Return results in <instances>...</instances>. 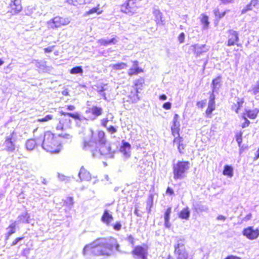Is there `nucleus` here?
<instances>
[{
    "label": "nucleus",
    "instance_id": "nucleus-37",
    "mask_svg": "<svg viewBox=\"0 0 259 259\" xmlns=\"http://www.w3.org/2000/svg\"><path fill=\"white\" fill-rule=\"evenodd\" d=\"M61 114L62 115H68L69 117H71L76 120H80V115L78 113H69V112H61Z\"/></svg>",
    "mask_w": 259,
    "mask_h": 259
},
{
    "label": "nucleus",
    "instance_id": "nucleus-6",
    "mask_svg": "<svg viewBox=\"0 0 259 259\" xmlns=\"http://www.w3.org/2000/svg\"><path fill=\"white\" fill-rule=\"evenodd\" d=\"M259 109L257 108L245 110L241 116V118L244 120V121L241 124V127L242 128H244L249 126L250 122L247 117L251 119H254L257 117Z\"/></svg>",
    "mask_w": 259,
    "mask_h": 259
},
{
    "label": "nucleus",
    "instance_id": "nucleus-47",
    "mask_svg": "<svg viewBox=\"0 0 259 259\" xmlns=\"http://www.w3.org/2000/svg\"><path fill=\"white\" fill-rule=\"evenodd\" d=\"M149 200L147 201V206L149 207V211H150L151 210V208L152 207L153 205V197L152 195L149 196Z\"/></svg>",
    "mask_w": 259,
    "mask_h": 259
},
{
    "label": "nucleus",
    "instance_id": "nucleus-10",
    "mask_svg": "<svg viewBox=\"0 0 259 259\" xmlns=\"http://www.w3.org/2000/svg\"><path fill=\"white\" fill-rule=\"evenodd\" d=\"M132 254L138 257H140L141 259H147V246L145 245V247L137 245L136 246L132 251Z\"/></svg>",
    "mask_w": 259,
    "mask_h": 259
},
{
    "label": "nucleus",
    "instance_id": "nucleus-50",
    "mask_svg": "<svg viewBox=\"0 0 259 259\" xmlns=\"http://www.w3.org/2000/svg\"><path fill=\"white\" fill-rule=\"evenodd\" d=\"M107 131L110 134H112L116 132L117 130L116 128L113 125H110L107 128Z\"/></svg>",
    "mask_w": 259,
    "mask_h": 259
},
{
    "label": "nucleus",
    "instance_id": "nucleus-15",
    "mask_svg": "<svg viewBox=\"0 0 259 259\" xmlns=\"http://www.w3.org/2000/svg\"><path fill=\"white\" fill-rule=\"evenodd\" d=\"M103 113V109L100 106L97 105L93 106L91 108H88L85 111L86 114H90L93 116V119L102 115Z\"/></svg>",
    "mask_w": 259,
    "mask_h": 259
},
{
    "label": "nucleus",
    "instance_id": "nucleus-36",
    "mask_svg": "<svg viewBox=\"0 0 259 259\" xmlns=\"http://www.w3.org/2000/svg\"><path fill=\"white\" fill-rule=\"evenodd\" d=\"M70 73L72 74H82L83 73V69L80 66H76L70 70Z\"/></svg>",
    "mask_w": 259,
    "mask_h": 259
},
{
    "label": "nucleus",
    "instance_id": "nucleus-28",
    "mask_svg": "<svg viewBox=\"0 0 259 259\" xmlns=\"http://www.w3.org/2000/svg\"><path fill=\"white\" fill-rule=\"evenodd\" d=\"M190 211L188 207H186L182 209L179 212L178 216L180 218L187 220L190 217Z\"/></svg>",
    "mask_w": 259,
    "mask_h": 259
},
{
    "label": "nucleus",
    "instance_id": "nucleus-32",
    "mask_svg": "<svg viewBox=\"0 0 259 259\" xmlns=\"http://www.w3.org/2000/svg\"><path fill=\"white\" fill-rule=\"evenodd\" d=\"M223 174L224 176H228L229 178L232 177L233 176V167L231 165H225L223 171Z\"/></svg>",
    "mask_w": 259,
    "mask_h": 259
},
{
    "label": "nucleus",
    "instance_id": "nucleus-30",
    "mask_svg": "<svg viewBox=\"0 0 259 259\" xmlns=\"http://www.w3.org/2000/svg\"><path fill=\"white\" fill-rule=\"evenodd\" d=\"M145 84V79L143 77H140L136 79L134 83V86L135 87V90L139 91V90H142Z\"/></svg>",
    "mask_w": 259,
    "mask_h": 259
},
{
    "label": "nucleus",
    "instance_id": "nucleus-34",
    "mask_svg": "<svg viewBox=\"0 0 259 259\" xmlns=\"http://www.w3.org/2000/svg\"><path fill=\"white\" fill-rule=\"evenodd\" d=\"M127 67V64L124 62H120L112 64L111 68L114 70H118L124 69Z\"/></svg>",
    "mask_w": 259,
    "mask_h": 259
},
{
    "label": "nucleus",
    "instance_id": "nucleus-40",
    "mask_svg": "<svg viewBox=\"0 0 259 259\" xmlns=\"http://www.w3.org/2000/svg\"><path fill=\"white\" fill-rule=\"evenodd\" d=\"M174 137H175L173 142L174 143H176L178 145L182 143L183 139L182 137L180 136V132H178V134L172 135Z\"/></svg>",
    "mask_w": 259,
    "mask_h": 259
},
{
    "label": "nucleus",
    "instance_id": "nucleus-27",
    "mask_svg": "<svg viewBox=\"0 0 259 259\" xmlns=\"http://www.w3.org/2000/svg\"><path fill=\"white\" fill-rule=\"evenodd\" d=\"M100 4H98L96 7L92 8L89 11L85 12L84 16H87L94 13H96L97 15L102 14L103 12V10L100 9Z\"/></svg>",
    "mask_w": 259,
    "mask_h": 259
},
{
    "label": "nucleus",
    "instance_id": "nucleus-52",
    "mask_svg": "<svg viewBox=\"0 0 259 259\" xmlns=\"http://www.w3.org/2000/svg\"><path fill=\"white\" fill-rule=\"evenodd\" d=\"M118 41L117 37L115 36L111 39L108 40L109 45L116 44Z\"/></svg>",
    "mask_w": 259,
    "mask_h": 259
},
{
    "label": "nucleus",
    "instance_id": "nucleus-12",
    "mask_svg": "<svg viewBox=\"0 0 259 259\" xmlns=\"http://www.w3.org/2000/svg\"><path fill=\"white\" fill-rule=\"evenodd\" d=\"M190 50L196 57L208 51V49L207 48L206 45H199L198 44L191 45L190 47Z\"/></svg>",
    "mask_w": 259,
    "mask_h": 259
},
{
    "label": "nucleus",
    "instance_id": "nucleus-7",
    "mask_svg": "<svg viewBox=\"0 0 259 259\" xmlns=\"http://www.w3.org/2000/svg\"><path fill=\"white\" fill-rule=\"evenodd\" d=\"M227 41L226 45L227 47L237 46L241 47L242 45L239 42L238 32L233 29H229L227 31Z\"/></svg>",
    "mask_w": 259,
    "mask_h": 259
},
{
    "label": "nucleus",
    "instance_id": "nucleus-2",
    "mask_svg": "<svg viewBox=\"0 0 259 259\" xmlns=\"http://www.w3.org/2000/svg\"><path fill=\"white\" fill-rule=\"evenodd\" d=\"M69 134L56 135L51 131H47L44 133L42 146L46 151L51 153H58L62 148V142L60 138L68 139Z\"/></svg>",
    "mask_w": 259,
    "mask_h": 259
},
{
    "label": "nucleus",
    "instance_id": "nucleus-3",
    "mask_svg": "<svg viewBox=\"0 0 259 259\" xmlns=\"http://www.w3.org/2000/svg\"><path fill=\"white\" fill-rule=\"evenodd\" d=\"M190 166V162L188 161H178L172 167L174 179L176 180L184 179Z\"/></svg>",
    "mask_w": 259,
    "mask_h": 259
},
{
    "label": "nucleus",
    "instance_id": "nucleus-25",
    "mask_svg": "<svg viewBox=\"0 0 259 259\" xmlns=\"http://www.w3.org/2000/svg\"><path fill=\"white\" fill-rule=\"evenodd\" d=\"M171 212V208L170 207H168L165 210L164 214V226L167 228H169L171 226V224L169 222L170 219V215Z\"/></svg>",
    "mask_w": 259,
    "mask_h": 259
},
{
    "label": "nucleus",
    "instance_id": "nucleus-43",
    "mask_svg": "<svg viewBox=\"0 0 259 259\" xmlns=\"http://www.w3.org/2000/svg\"><path fill=\"white\" fill-rule=\"evenodd\" d=\"M126 239L127 241L133 246L135 245V239L132 235H129L127 236Z\"/></svg>",
    "mask_w": 259,
    "mask_h": 259
},
{
    "label": "nucleus",
    "instance_id": "nucleus-11",
    "mask_svg": "<svg viewBox=\"0 0 259 259\" xmlns=\"http://www.w3.org/2000/svg\"><path fill=\"white\" fill-rule=\"evenodd\" d=\"M174 252L178 255L177 259H188V254L184 244L178 243L176 245Z\"/></svg>",
    "mask_w": 259,
    "mask_h": 259
},
{
    "label": "nucleus",
    "instance_id": "nucleus-48",
    "mask_svg": "<svg viewBox=\"0 0 259 259\" xmlns=\"http://www.w3.org/2000/svg\"><path fill=\"white\" fill-rule=\"evenodd\" d=\"M24 239V236H22V237H18V238H16L11 243V246H15L16 245L18 242L20 241H21L22 240H23Z\"/></svg>",
    "mask_w": 259,
    "mask_h": 259
},
{
    "label": "nucleus",
    "instance_id": "nucleus-16",
    "mask_svg": "<svg viewBox=\"0 0 259 259\" xmlns=\"http://www.w3.org/2000/svg\"><path fill=\"white\" fill-rule=\"evenodd\" d=\"M215 95L212 94L210 95L209 103L205 110V114L208 117H211L212 112L215 109Z\"/></svg>",
    "mask_w": 259,
    "mask_h": 259
},
{
    "label": "nucleus",
    "instance_id": "nucleus-22",
    "mask_svg": "<svg viewBox=\"0 0 259 259\" xmlns=\"http://www.w3.org/2000/svg\"><path fill=\"white\" fill-rule=\"evenodd\" d=\"M139 93V91L135 89L133 91H132L127 96V101L132 103L137 102L140 99V97L138 95Z\"/></svg>",
    "mask_w": 259,
    "mask_h": 259
},
{
    "label": "nucleus",
    "instance_id": "nucleus-14",
    "mask_svg": "<svg viewBox=\"0 0 259 259\" xmlns=\"http://www.w3.org/2000/svg\"><path fill=\"white\" fill-rule=\"evenodd\" d=\"M144 69L139 66V62L137 60L133 61V67H131L127 71L129 76L137 75L139 73H143Z\"/></svg>",
    "mask_w": 259,
    "mask_h": 259
},
{
    "label": "nucleus",
    "instance_id": "nucleus-17",
    "mask_svg": "<svg viewBox=\"0 0 259 259\" xmlns=\"http://www.w3.org/2000/svg\"><path fill=\"white\" fill-rule=\"evenodd\" d=\"M222 76L218 75L212 80L211 82V92L210 93V95L212 94H214L215 92H217L219 88L222 85Z\"/></svg>",
    "mask_w": 259,
    "mask_h": 259
},
{
    "label": "nucleus",
    "instance_id": "nucleus-5",
    "mask_svg": "<svg viewBox=\"0 0 259 259\" xmlns=\"http://www.w3.org/2000/svg\"><path fill=\"white\" fill-rule=\"evenodd\" d=\"M120 11L122 13L133 15L139 8L137 0H126L120 6Z\"/></svg>",
    "mask_w": 259,
    "mask_h": 259
},
{
    "label": "nucleus",
    "instance_id": "nucleus-60",
    "mask_svg": "<svg viewBox=\"0 0 259 259\" xmlns=\"http://www.w3.org/2000/svg\"><path fill=\"white\" fill-rule=\"evenodd\" d=\"M252 218V214L251 213H249L247 214H246L244 218L243 219V221L247 222L249 220H250Z\"/></svg>",
    "mask_w": 259,
    "mask_h": 259
},
{
    "label": "nucleus",
    "instance_id": "nucleus-64",
    "mask_svg": "<svg viewBox=\"0 0 259 259\" xmlns=\"http://www.w3.org/2000/svg\"><path fill=\"white\" fill-rule=\"evenodd\" d=\"M160 100H165L167 99V97L165 94L160 95L159 97Z\"/></svg>",
    "mask_w": 259,
    "mask_h": 259
},
{
    "label": "nucleus",
    "instance_id": "nucleus-21",
    "mask_svg": "<svg viewBox=\"0 0 259 259\" xmlns=\"http://www.w3.org/2000/svg\"><path fill=\"white\" fill-rule=\"evenodd\" d=\"M15 134L14 132H13L9 137H7L6 139L5 142L7 144V150L9 151H12L15 149V146L13 143L14 136Z\"/></svg>",
    "mask_w": 259,
    "mask_h": 259
},
{
    "label": "nucleus",
    "instance_id": "nucleus-18",
    "mask_svg": "<svg viewBox=\"0 0 259 259\" xmlns=\"http://www.w3.org/2000/svg\"><path fill=\"white\" fill-rule=\"evenodd\" d=\"M113 219V217L112 214H111L109 210L107 209L104 211L101 218V221L102 222L108 226L111 225Z\"/></svg>",
    "mask_w": 259,
    "mask_h": 259
},
{
    "label": "nucleus",
    "instance_id": "nucleus-24",
    "mask_svg": "<svg viewBox=\"0 0 259 259\" xmlns=\"http://www.w3.org/2000/svg\"><path fill=\"white\" fill-rule=\"evenodd\" d=\"M259 4L258 0H251L249 4H248L245 7H244L241 11V13L243 14L247 11H251L253 8H256Z\"/></svg>",
    "mask_w": 259,
    "mask_h": 259
},
{
    "label": "nucleus",
    "instance_id": "nucleus-53",
    "mask_svg": "<svg viewBox=\"0 0 259 259\" xmlns=\"http://www.w3.org/2000/svg\"><path fill=\"white\" fill-rule=\"evenodd\" d=\"M224 259H242L241 257L238 256L234 255H227L225 258Z\"/></svg>",
    "mask_w": 259,
    "mask_h": 259
},
{
    "label": "nucleus",
    "instance_id": "nucleus-31",
    "mask_svg": "<svg viewBox=\"0 0 259 259\" xmlns=\"http://www.w3.org/2000/svg\"><path fill=\"white\" fill-rule=\"evenodd\" d=\"M208 16L205 14H202L200 21L203 25V28L204 29H207L209 27V22L208 20Z\"/></svg>",
    "mask_w": 259,
    "mask_h": 259
},
{
    "label": "nucleus",
    "instance_id": "nucleus-62",
    "mask_svg": "<svg viewBox=\"0 0 259 259\" xmlns=\"http://www.w3.org/2000/svg\"><path fill=\"white\" fill-rule=\"evenodd\" d=\"M66 108H67V109H68V110H71V111H72V110H75V106H74V105H67V106H66Z\"/></svg>",
    "mask_w": 259,
    "mask_h": 259
},
{
    "label": "nucleus",
    "instance_id": "nucleus-57",
    "mask_svg": "<svg viewBox=\"0 0 259 259\" xmlns=\"http://www.w3.org/2000/svg\"><path fill=\"white\" fill-rule=\"evenodd\" d=\"M156 16L157 17H158L159 18V20H158L157 22V23H159V21H160L161 22V23H162L163 22V20H162V14L161 12L158 11L156 13Z\"/></svg>",
    "mask_w": 259,
    "mask_h": 259
},
{
    "label": "nucleus",
    "instance_id": "nucleus-45",
    "mask_svg": "<svg viewBox=\"0 0 259 259\" xmlns=\"http://www.w3.org/2000/svg\"><path fill=\"white\" fill-rule=\"evenodd\" d=\"M98 43L102 46H107L109 45L108 40H106L104 39H100L98 40Z\"/></svg>",
    "mask_w": 259,
    "mask_h": 259
},
{
    "label": "nucleus",
    "instance_id": "nucleus-33",
    "mask_svg": "<svg viewBox=\"0 0 259 259\" xmlns=\"http://www.w3.org/2000/svg\"><path fill=\"white\" fill-rule=\"evenodd\" d=\"M229 11H230V10H226L224 11L221 12H220L219 9L216 8L213 11V14H214L215 17L217 19H220L225 15L226 13L227 12H229Z\"/></svg>",
    "mask_w": 259,
    "mask_h": 259
},
{
    "label": "nucleus",
    "instance_id": "nucleus-38",
    "mask_svg": "<svg viewBox=\"0 0 259 259\" xmlns=\"http://www.w3.org/2000/svg\"><path fill=\"white\" fill-rule=\"evenodd\" d=\"M235 137L238 146H240L242 142V132L241 131L237 132L235 134Z\"/></svg>",
    "mask_w": 259,
    "mask_h": 259
},
{
    "label": "nucleus",
    "instance_id": "nucleus-55",
    "mask_svg": "<svg viewBox=\"0 0 259 259\" xmlns=\"http://www.w3.org/2000/svg\"><path fill=\"white\" fill-rule=\"evenodd\" d=\"M19 218L20 220H22L23 219L24 220H25V222L26 223H28V218H29V217L27 215V214H21V215L19 216Z\"/></svg>",
    "mask_w": 259,
    "mask_h": 259
},
{
    "label": "nucleus",
    "instance_id": "nucleus-42",
    "mask_svg": "<svg viewBox=\"0 0 259 259\" xmlns=\"http://www.w3.org/2000/svg\"><path fill=\"white\" fill-rule=\"evenodd\" d=\"M251 91L253 95H256L259 93V81L252 88Z\"/></svg>",
    "mask_w": 259,
    "mask_h": 259
},
{
    "label": "nucleus",
    "instance_id": "nucleus-58",
    "mask_svg": "<svg viewBox=\"0 0 259 259\" xmlns=\"http://www.w3.org/2000/svg\"><path fill=\"white\" fill-rule=\"evenodd\" d=\"M109 120L108 118H105L101 120V124L104 127H106Z\"/></svg>",
    "mask_w": 259,
    "mask_h": 259
},
{
    "label": "nucleus",
    "instance_id": "nucleus-9",
    "mask_svg": "<svg viewBox=\"0 0 259 259\" xmlns=\"http://www.w3.org/2000/svg\"><path fill=\"white\" fill-rule=\"evenodd\" d=\"M49 23L53 24L51 26L52 28H57L68 24L70 23V20L67 17L56 16L52 19Z\"/></svg>",
    "mask_w": 259,
    "mask_h": 259
},
{
    "label": "nucleus",
    "instance_id": "nucleus-44",
    "mask_svg": "<svg viewBox=\"0 0 259 259\" xmlns=\"http://www.w3.org/2000/svg\"><path fill=\"white\" fill-rule=\"evenodd\" d=\"M185 38V34L184 32H181L178 36V39L180 44H182L184 42Z\"/></svg>",
    "mask_w": 259,
    "mask_h": 259
},
{
    "label": "nucleus",
    "instance_id": "nucleus-4",
    "mask_svg": "<svg viewBox=\"0 0 259 259\" xmlns=\"http://www.w3.org/2000/svg\"><path fill=\"white\" fill-rule=\"evenodd\" d=\"M97 137L95 142L99 143V150L102 155H105L110 152V147L106 144L105 133L100 130L97 132Z\"/></svg>",
    "mask_w": 259,
    "mask_h": 259
},
{
    "label": "nucleus",
    "instance_id": "nucleus-54",
    "mask_svg": "<svg viewBox=\"0 0 259 259\" xmlns=\"http://www.w3.org/2000/svg\"><path fill=\"white\" fill-rule=\"evenodd\" d=\"M166 194L169 195H174V191L172 188L169 187H168L166 190Z\"/></svg>",
    "mask_w": 259,
    "mask_h": 259
},
{
    "label": "nucleus",
    "instance_id": "nucleus-20",
    "mask_svg": "<svg viewBox=\"0 0 259 259\" xmlns=\"http://www.w3.org/2000/svg\"><path fill=\"white\" fill-rule=\"evenodd\" d=\"M179 115L175 114L174 116L172 121V125L171 127V132L172 135H178V132H180V123L178 121Z\"/></svg>",
    "mask_w": 259,
    "mask_h": 259
},
{
    "label": "nucleus",
    "instance_id": "nucleus-56",
    "mask_svg": "<svg viewBox=\"0 0 259 259\" xmlns=\"http://www.w3.org/2000/svg\"><path fill=\"white\" fill-rule=\"evenodd\" d=\"M54 48H55V46H51V47H48L47 48H45L44 50L46 53H50L52 52V51L53 50Z\"/></svg>",
    "mask_w": 259,
    "mask_h": 259
},
{
    "label": "nucleus",
    "instance_id": "nucleus-41",
    "mask_svg": "<svg viewBox=\"0 0 259 259\" xmlns=\"http://www.w3.org/2000/svg\"><path fill=\"white\" fill-rule=\"evenodd\" d=\"M64 203L66 206L69 207L72 206L74 203L73 198L71 197L66 198V199L64 201Z\"/></svg>",
    "mask_w": 259,
    "mask_h": 259
},
{
    "label": "nucleus",
    "instance_id": "nucleus-13",
    "mask_svg": "<svg viewBox=\"0 0 259 259\" xmlns=\"http://www.w3.org/2000/svg\"><path fill=\"white\" fill-rule=\"evenodd\" d=\"M10 12L13 15L17 14L22 10L21 0H13L9 5Z\"/></svg>",
    "mask_w": 259,
    "mask_h": 259
},
{
    "label": "nucleus",
    "instance_id": "nucleus-19",
    "mask_svg": "<svg viewBox=\"0 0 259 259\" xmlns=\"http://www.w3.org/2000/svg\"><path fill=\"white\" fill-rule=\"evenodd\" d=\"M78 176L81 181H89L92 179L90 172L83 166L80 168Z\"/></svg>",
    "mask_w": 259,
    "mask_h": 259
},
{
    "label": "nucleus",
    "instance_id": "nucleus-49",
    "mask_svg": "<svg viewBox=\"0 0 259 259\" xmlns=\"http://www.w3.org/2000/svg\"><path fill=\"white\" fill-rule=\"evenodd\" d=\"M196 104L198 108H203L205 105V100L198 101Z\"/></svg>",
    "mask_w": 259,
    "mask_h": 259
},
{
    "label": "nucleus",
    "instance_id": "nucleus-35",
    "mask_svg": "<svg viewBox=\"0 0 259 259\" xmlns=\"http://www.w3.org/2000/svg\"><path fill=\"white\" fill-rule=\"evenodd\" d=\"M36 146L35 142L33 139L28 140L25 144V146L27 149L28 150H33Z\"/></svg>",
    "mask_w": 259,
    "mask_h": 259
},
{
    "label": "nucleus",
    "instance_id": "nucleus-29",
    "mask_svg": "<svg viewBox=\"0 0 259 259\" xmlns=\"http://www.w3.org/2000/svg\"><path fill=\"white\" fill-rule=\"evenodd\" d=\"M16 222H14L9 225L7 228L9 230V231H8L6 235V239H8L12 234H14L16 232Z\"/></svg>",
    "mask_w": 259,
    "mask_h": 259
},
{
    "label": "nucleus",
    "instance_id": "nucleus-63",
    "mask_svg": "<svg viewBox=\"0 0 259 259\" xmlns=\"http://www.w3.org/2000/svg\"><path fill=\"white\" fill-rule=\"evenodd\" d=\"M89 146H90V142L88 141H84L83 144V148H85Z\"/></svg>",
    "mask_w": 259,
    "mask_h": 259
},
{
    "label": "nucleus",
    "instance_id": "nucleus-61",
    "mask_svg": "<svg viewBox=\"0 0 259 259\" xmlns=\"http://www.w3.org/2000/svg\"><path fill=\"white\" fill-rule=\"evenodd\" d=\"M56 128L57 130H63L64 129V125L61 122V120L59 122V124H58L57 125Z\"/></svg>",
    "mask_w": 259,
    "mask_h": 259
},
{
    "label": "nucleus",
    "instance_id": "nucleus-26",
    "mask_svg": "<svg viewBox=\"0 0 259 259\" xmlns=\"http://www.w3.org/2000/svg\"><path fill=\"white\" fill-rule=\"evenodd\" d=\"M244 103V98H238L236 103L234 104V105H232V109L234 110L236 113H238L239 110L242 108Z\"/></svg>",
    "mask_w": 259,
    "mask_h": 259
},
{
    "label": "nucleus",
    "instance_id": "nucleus-46",
    "mask_svg": "<svg viewBox=\"0 0 259 259\" xmlns=\"http://www.w3.org/2000/svg\"><path fill=\"white\" fill-rule=\"evenodd\" d=\"M113 228L115 231H119L121 229V225L119 222H116L114 225L112 226Z\"/></svg>",
    "mask_w": 259,
    "mask_h": 259
},
{
    "label": "nucleus",
    "instance_id": "nucleus-39",
    "mask_svg": "<svg viewBox=\"0 0 259 259\" xmlns=\"http://www.w3.org/2000/svg\"><path fill=\"white\" fill-rule=\"evenodd\" d=\"M53 119V116L51 114L47 115L44 117L38 118L37 121L38 122H45L51 120Z\"/></svg>",
    "mask_w": 259,
    "mask_h": 259
},
{
    "label": "nucleus",
    "instance_id": "nucleus-23",
    "mask_svg": "<svg viewBox=\"0 0 259 259\" xmlns=\"http://www.w3.org/2000/svg\"><path fill=\"white\" fill-rule=\"evenodd\" d=\"M131 148V144L124 141H122V145L120 147V151L125 156L129 157L130 156V150Z\"/></svg>",
    "mask_w": 259,
    "mask_h": 259
},
{
    "label": "nucleus",
    "instance_id": "nucleus-1",
    "mask_svg": "<svg viewBox=\"0 0 259 259\" xmlns=\"http://www.w3.org/2000/svg\"><path fill=\"white\" fill-rule=\"evenodd\" d=\"M97 239L84 246L82 249L83 255L88 258L100 255H109L110 252L115 249L119 250V245L116 242H101Z\"/></svg>",
    "mask_w": 259,
    "mask_h": 259
},
{
    "label": "nucleus",
    "instance_id": "nucleus-51",
    "mask_svg": "<svg viewBox=\"0 0 259 259\" xmlns=\"http://www.w3.org/2000/svg\"><path fill=\"white\" fill-rule=\"evenodd\" d=\"M162 107L166 110H169L171 107V104L169 102H167L163 104Z\"/></svg>",
    "mask_w": 259,
    "mask_h": 259
},
{
    "label": "nucleus",
    "instance_id": "nucleus-59",
    "mask_svg": "<svg viewBox=\"0 0 259 259\" xmlns=\"http://www.w3.org/2000/svg\"><path fill=\"white\" fill-rule=\"evenodd\" d=\"M178 149L180 153H183V150L184 149V145L183 143L178 145Z\"/></svg>",
    "mask_w": 259,
    "mask_h": 259
},
{
    "label": "nucleus",
    "instance_id": "nucleus-8",
    "mask_svg": "<svg viewBox=\"0 0 259 259\" xmlns=\"http://www.w3.org/2000/svg\"><path fill=\"white\" fill-rule=\"evenodd\" d=\"M242 234L249 240H254L259 236V229L253 226H248L242 230Z\"/></svg>",
    "mask_w": 259,
    "mask_h": 259
}]
</instances>
